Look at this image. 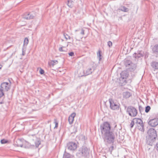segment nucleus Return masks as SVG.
<instances>
[{
    "mask_svg": "<svg viewBox=\"0 0 158 158\" xmlns=\"http://www.w3.org/2000/svg\"><path fill=\"white\" fill-rule=\"evenodd\" d=\"M114 147L113 146H112L110 148V150L111 152L113 150Z\"/></svg>",
    "mask_w": 158,
    "mask_h": 158,
    "instance_id": "43",
    "label": "nucleus"
},
{
    "mask_svg": "<svg viewBox=\"0 0 158 158\" xmlns=\"http://www.w3.org/2000/svg\"><path fill=\"white\" fill-rule=\"evenodd\" d=\"M10 88V85L8 82H3L1 85V89L3 91H7Z\"/></svg>",
    "mask_w": 158,
    "mask_h": 158,
    "instance_id": "12",
    "label": "nucleus"
},
{
    "mask_svg": "<svg viewBox=\"0 0 158 158\" xmlns=\"http://www.w3.org/2000/svg\"><path fill=\"white\" fill-rule=\"evenodd\" d=\"M125 64L127 68L130 66H132V68H130L131 70H135L136 67V64L132 63L129 60H127L126 61Z\"/></svg>",
    "mask_w": 158,
    "mask_h": 158,
    "instance_id": "9",
    "label": "nucleus"
},
{
    "mask_svg": "<svg viewBox=\"0 0 158 158\" xmlns=\"http://www.w3.org/2000/svg\"><path fill=\"white\" fill-rule=\"evenodd\" d=\"M39 72H40V74H44V70L42 69H40Z\"/></svg>",
    "mask_w": 158,
    "mask_h": 158,
    "instance_id": "36",
    "label": "nucleus"
},
{
    "mask_svg": "<svg viewBox=\"0 0 158 158\" xmlns=\"http://www.w3.org/2000/svg\"><path fill=\"white\" fill-rule=\"evenodd\" d=\"M155 142H156V138L148 137L147 138V143L149 145L152 146L155 144Z\"/></svg>",
    "mask_w": 158,
    "mask_h": 158,
    "instance_id": "10",
    "label": "nucleus"
},
{
    "mask_svg": "<svg viewBox=\"0 0 158 158\" xmlns=\"http://www.w3.org/2000/svg\"><path fill=\"white\" fill-rule=\"evenodd\" d=\"M64 37L66 40H67L68 39H71V37L67 34H64Z\"/></svg>",
    "mask_w": 158,
    "mask_h": 158,
    "instance_id": "29",
    "label": "nucleus"
},
{
    "mask_svg": "<svg viewBox=\"0 0 158 158\" xmlns=\"http://www.w3.org/2000/svg\"><path fill=\"white\" fill-rule=\"evenodd\" d=\"M75 115L76 113H73L69 116L68 121L70 124H71L73 123L74 120V118L75 116Z\"/></svg>",
    "mask_w": 158,
    "mask_h": 158,
    "instance_id": "15",
    "label": "nucleus"
},
{
    "mask_svg": "<svg viewBox=\"0 0 158 158\" xmlns=\"http://www.w3.org/2000/svg\"><path fill=\"white\" fill-rule=\"evenodd\" d=\"M3 91L2 90V89H0V98L2 97L4 94Z\"/></svg>",
    "mask_w": 158,
    "mask_h": 158,
    "instance_id": "32",
    "label": "nucleus"
},
{
    "mask_svg": "<svg viewBox=\"0 0 158 158\" xmlns=\"http://www.w3.org/2000/svg\"><path fill=\"white\" fill-rule=\"evenodd\" d=\"M2 66L0 64V69L2 68Z\"/></svg>",
    "mask_w": 158,
    "mask_h": 158,
    "instance_id": "46",
    "label": "nucleus"
},
{
    "mask_svg": "<svg viewBox=\"0 0 158 158\" xmlns=\"http://www.w3.org/2000/svg\"><path fill=\"white\" fill-rule=\"evenodd\" d=\"M109 101L110 103V108L111 109L113 110H118L119 107L118 103L111 98H110Z\"/></svg>",
    "mask_w": 158,
    "mask_h": 158,
    "instance_id": "4",
    "label": "nucleus"
},
{
    "mask_svg": "<svg viewBox=\"0 0 158 158\" xmlns=\"http://www.w3.org/2000/svg\"><path fill=\"white\" fill-rule=\"evenodd\" d=\"M18 142H21L20 141H18Z\"/></svg>",
    "mask_w": 158,
    "mask_h": 158,
    "instance_id": "50",
    "label": "nucleus"
},
{
    "mask_svg": "<svg viewBox=\"0 0 158 158\" xmlns=\"http://www.w3.org/2000/svg\"><path fill=\"white\" fill-rule=\"evenodd\" d=\"M148 124L152 127H155L158 125V118H150L148 119Z\"/></svg>",
    "mask_w": 158,
    "mask_h": 158,
    "instance_id": "6",
    "label": "nucleus"
},
{
    "mask_svg": "<svg viewBox=\"0 0 158 158\" xmlns=\"http://www.w3.org/2000/svg\"><path fill=\"white\" fill-rule=\"evenodd\" d=\"M83 38V37L82 36V37H78V36L77 35L75 37V39L77 40H78V39H77L78 38H79V39H81L82 38Z\"/></svg>",
    "mask_w": 158,
    "mask_h": 158,
    "instance_id": "40",
    "label": "nucleus"
},
{
    "mask_svg": "<svg viewBox=\"0 0 158 158\" xmlns=\"http://www.w3.org/2000/svg\"><path fill=\"white\" fill-rule=\"evenodd\" d=\"M64 48V47H62L59 48V50L60 52H64V50L63 49V48Z\"/></svg>",
    "mask_w": 158,
    "mask_h": 158,
    "instance_id": "38",
    "label": "nucleus"
},
{
    "mask_svg": "<svg viewBox=\"0 0 158 158\" xmlns=\"http://www.w3.org/2000/svg\"><path fill=\"white\" fill-rule=\"evenodd\" d=\"M95 68L94 66L88 68L85 71H84V75L81 76V77L87 76L91 74L95 70Z\"/></svg>",
    "mask_w": 158,
    "mask_h": 158,
    "instance_id": "8",
    "label": "nucleus"
},
{
    "mask_svg": "<svg viewBox=\"0 0 158 158\" xmlns=\"http://www.w3.org/2000/svg\"><path fill=\"white\" fill-rule=\"evenodd\" d=\"M35 17V15H33L32 13L25 14L23 16V18L27 19H33Z\"/></svg>",
    "mask_w": 158,
    "mask_h": 158,
    "instance_id": "13",
    "label": "nucleus"
},
{
    "mask_svg": "<svg viewBox=\"0 0 158 158\" xmlns=\"http://www.w3.org/2000/svg\"><path fill=\"white\" fill-rule=\"evenodd\" d=\"M63 158H71V157L69 154L65 153L64 155Z\"/></svg>",
    "mask_w": 158,
    "mask_h": 158,
    "instance_id": "27",
    "label": "nucleus"
},
{
    "mask_svg": "<svg viewBox=\"0 0 158 158\" xmlns=\"http://www.w3.org/2000/svg\"><path fill=\"white\" fill-rule=\"evenodd\" d=\"M17 144H16V145H17V146L20 147H23V145L22 143L20 144H19L17 142Z\"/></svg>",
    "mask_w": 158,
    "mask_h": 158,
    "instance_id": "37",
    "label": "nucleus"
},
{
    "mask_svg": "<svg viewBox=\"0 0 158 158\" xmlns=\"http://www.w3.org/2000/svg\"><path fill=\"white\" fill-rule=\"evenodd\" d=\"M25 54V52H24V51H23V55H24Z\"/></svg>",
    "mask_w": 158,
    "mask_h": 158,
    "instance_id": "44",
    "label": "nucleus"
},
{
    "mask_svg": "<svg viewBox=\"0 0 158 158\" xmlns=\"http://www.w3.org/2000/svg\"><path fill=\"white\" fill-rule=\"evenodd\" d=\"M31 145H32L33 146H34V144H32Z\"/></svg>",
    "mask_w": 158,
    "mask_h": 158,
    "instance_id": "47",
    "label": "nucleus"
},
{
    "mask_svg": "<svg viewBox=\"0 0 158 158\" xmlns=\"http://www.w3.org/2000/svg\"><path fill=\"white\" fill-rule=\"evenodd\" d=\"M148 134L149 137L156 138L157 136L156 131L153 128L149 129L148 131Z\"/></svg>",
    "mask_w": 158,
    "mask_h": 158,
    "instance_id": "7",
    "label": "nucleus"
},
{
    "mask_svg": "<svg viewBox=\"0 0 158 158\" xmlns=\"http://www.w3.org/2000/svg\"><path fill=\"white\" fill-rule=\"evenodd\" d=\"M152 51L154 54L158 55V44L154 46L152 48Z\"/></svg>",
    "mask_w": 158,
    "mask_h": 158,
    "instance_id": "17",
    "label": "nucleus"
},
{
    "mask_svg": "<svg viewBox=\"0 0 158 158\" xmlns=\"http://www.w3.org/2000/svg\"><path fill=\"white\" fill-rule=\"evenodd\" d=\"M34 144L36 147H38L40 144V141L37 138V139L34 142Z\"/></svg>",
    "mask_w": 158,
    "mask_h": 158,
    "instance_id": "22",
    "label": "nucleus"
},
{
    "mask_svg": "<svg viewBox=\"0 0 158 158\" xmlns=\"http://www.w3.org/2000/svg\"><path fill=\"white\" fill-rule=\"evenodd\" d=\"M2 102H0V104H2Z\"/></svg>",
    "mask_w": 158,
    "mask_h": 158,
    "instance_id": "48",
    "label": "nucleus"
},
{
    "mask_svg": "<svg viewBox=\"0 0 158 158\" xmlns=\"http://www.w3.org/2000/svg\"><path fill=\"white\" fill-rule=\"evenodd\" d=\"M28 39L27 38H25L24 40V46H26L28 44Z\"/></svg>",
    "mask_w": 158,
    "mask_h": 158,
    "instance_id": "26",
    "label": "nucleus"
},
{
    "mask_svg": "<svg viewBox=\"0 0 158 158\" xmlns=\"http://www.w3.org/2000/svg\"><path fill=\"white\" fill-rule=\"evenodd\" d=\"M132 68V66H130V67H128L127 69H128L129 70L131 71H134L135 70H131L130 69V68Z\"/></svg>",
    "mask_w": 158,
    "mask_h": 158,
    "instance_id": "42",
    "label": "nucleus"
},
{
    "mask_svg": "<svg viewBox=\"0 0 158 158\" xmlns=\"http://www.w3.org/2000/svg\"><path fill=\"white\" fill-rule=\"evenodd\" d=\"M131 93L130 92L128 91L125 92L123 93V97L125 98H128L131 96Z\"/></svg>",
    "mask_w": 158,
    "mask_h": 158,
    "instance_id": "18",
    "label": "nucleus"
},
{
    "mask_svg": "<svg viewBox=\"0 0 158 158\" xmlns=\"http://www.w3.org/2000/svg\"><path fill=\"white\" fill-rule=\"evenodd\" d=\"M143 52L142 51L138 52L137 53H135L133 54V56L136 58L137 57L140 58L143 56Z\"/></svg>",
    "mask_w": 158,
    "mask_h": 158,
    "instance_id": "16",
    "label": "nucleus"
},
{
    "mask_svg": "<svg viewBox=\"0 0 158 158\" xmlns=\"http://www.w3.org/2000/svg\"><path fill=\"white\" fill-rule=\"evenodd\" d=\"M31 145H29V146H27V147H26L25 148H30L31 147Z\"/></svg>",
    "mask_w": 158,
    "mask_h": 158,
    "instance_id": "45",
    "label": "nucleus"
},
{
    "mask_svg": "<svg viewBox=\"0 0 158 158\" xmlns=\"http://www.w3.org/2000/svg\"><path fill=\"white\" fill-rule=\"evenodd\" d=\"M67 5L69 7L72 8L73 5V2L72 1L68 0Z\"/></svg>",
    "mask_w": 158,
    "mask_h": 158,
    "instance_id": "23",
    "label": "nucleus"
},
{
    "mask_svg": "<svg viewBox=\"0 0 158 158\" xmlns=\"http://www.w3.org/2000/svg\"><path fill=\"white\" fill-rule=\"evenodd\" d=\"M151 107L150 106H148L145 107V112L146 113H148L150 110Z\"/></svg>",
    "mask_w": 158,
    "mask_h": 158,
    "instance_id": "28",
    "label": "nucleus"
},
{
    "mask_svg": "<svg viewBox=\"0 0 158 158\" xmlns=\"http://www.w3.org/2000/svg\"><path fill=\"white\" fill-rule=\"evenodd\" d=\"M69 55L70 56H74V53L73 52H71L69 53Z\"/></svg>",
    "mask_w": 158,
    "mask_h": 158,
    "instance_id": "35",
    "label": "nucleus"
},
{
    "mask_svg": "<svg viewBox=\"0 0 158 158\" xmlns=\"http://www.w3.org/2000/svg\"><path fill=\"white\" fill-rule=\"evenodd\" d=\"M100 130L102 137L106 143L111 144L114 142L115 133L111 129L110 125L108 123L105 122L101 125Z\"/></svg>",
    "mask_w": 158,
    "mask_h": 158,
    "instance_id": "1",
    "label": "nucleus"
},
{
    "mask_svg": "<svg viewBox=\"0 0 158 158\" xmlns=\"http://www.w3.org/2000/svg\"><path fill=\"white\" fill-rule=\"evenodd\" d=\"M81 33V34L84 35V30L83 29H82Z\"/></svg>",
    "mask_w": 158,
    "mask_h": 158,
    "instance_id": "41",
    "label": "nucleus"
},
{
    "mask_svg": "<svg viewBox=\"0 0 158 158\" xmlns=\"http://www.w3.org/2000/svg\"><path fill=\"white\" fill-rule=\"evenodd\" d=\"M78 31V30H75L76 31Z\"/></svg>",
    "mask_w": 158,
    "mask_h": 158,
    "instance_id": "49",
    "label": "nucleus"
},
{
    "mask_svg": "<svg viewBox=\"0 0 158 158\" xmlns=\"http://www.w3.org/2000/svg\"><path fill=\"white\" fill-rule=\"evenodd\" d=\"M108 45L109 47H110L112 46V43L111 41H109L108 42Z\"/></svg>",
    "mask_w": 158,
    "mask_h": 158,
    "instance_id": "34",
    "label": "nucleus"
},
{
    "mask_svg": "<svg viewBox=\"0 0 158 158\" xmlns=\"http://www.w3.org/2000/svg\"><path fill=\"white\" fill-rule=\"evenodd\" d=\"M127 112L131 117H135L137 114L136 109L132 106H129L127 108Z\"/></svg>",
    "mask_w": 158,
    "mask_h": 158,
    "instance_id": "2",
    "label": "nucleus"
},
{
    "mask_svg": "<svg viewBox=\"0 0 158 158\" xmlns=\"http://www.w3.org/2000/svg\"><path fill=\"white\" fill-rule=\"evenodd\" d=\"M58 63V62L57 60H52L50 62H49L48 64L49 66H53L55 64H57Z\"/></svg>",
    "mask_w": 158,
    "mask_h": 158,
    "instance_id": "21",
    "label": "nucleus"
},
{
    "mask_svg": "<svg viewBox=\"0 0 158 158\" xmlns=\"http://www.w3.org/2000/svg\"><path fill=\"white\" fill-rule=\"evenodd\" d=\"M152 67L156 69H158V63L156 62H153L151 64Z\"/></svg>",
    "mask_w": 158,
    "mask_h": 158,
    "instance_id": "20",
    "label": "nucleus"
},
{
    "mask_svg": "<svg viewBox=\"0 0 158 158\" xmlns=\"http://www.w3.org/2000/svg\"><path fill=\"white\" fill-rule=\"evenodd\" d=\"M78 154L81 156L86 157L89 154V151L86 148L83 147L80 150Z\"/></svg>",
    "mask_w": 158,
    "mask_h": 158,
    "instance_id": "5",
    "label": "nucleus"
},
{
    "mask_svg": "<svg viewBox=\"0 0 158 158\" xmlns=\"http://www.w3.org/2000/svg\"><path fill=\"white\" fill-rule=\"evenodd\" d=\"M139 109L140 113H141V112L143 110V108L141 106H139Z\"/></svg>",
    "mask_w": 158,
    "mask_h": 158,
    "instance_id": "33",
    "label": "nucleus"
},
{
    "mask_svg": "<svg viewBox=\"0 0 158 158\" xmlns=\"http://www.w3.org/2000/svg\"><path fill=\"white\" fill-rule=\"evenodd\" d=\"M135 118H134L131 121V122L130 124V126L131 128H133L134 125L135 124Z\"/></svg>",
    "mask_w": 158,
    "mask_h": 158,
    "instance_id": "25",
    "label": "nucleus"
},
{
    "mask_svg": "<svg viewBox=\"0 0 158 158\" xmlns=\"http://www.w3.org/2000/svg\"><path fill=\"white\" fill-rule=\"evenodd\" d=\"M67 146L68 149L71 151H74L77 148V144L73 142H69L67 144Z\"/></svg>",
    "mask_w": 158,
    "mask_h": 158,
    "instance_id": "11",
    "label": "nucleus"
},
{
    "mask_svg": "<svg viewBox=\"0 0 158 158\" xmlns=\"http://www.w3.org/2000/svg\"><path fill=\"white\" fill-rule=\"evenodd\" d=\"M29 139L31 142L32 143L33 142H34L37 139V138L35 135H31L29 136Z\"/></svg>",
    "mask_w": 158,
    "mask_h": 158,
    "instance_id": "19",
    "label": "nucleus"
},
{
    "mask_svg": "<svg viewBox=\"0 0 158 158\" xmlns=\"http://www.w3.org/2000/svg\"><path fill=\"white\" fill-rule=\"evenodd\" d=\"M121 78L123 79H126L128 77L129 74L128 72L127 71H123L121 73Z\"/></svg>",
    "mask_w": 158,
    "mask_h": 158,
    "instance_id": "14",
    "label": "nucleus"
},
{
    "mask_svg": "<svg viewBox=\"0 0 158 158\" xmlns=\"http://www.w3.org/2000/svg\"><path fill=\"white\" fill-rule=\"evenodd\" d=\"M8 141L5 139H2L1 140V143L2 144H4L7 143Z\"/></svg>",
    "mask_w": 158,
    "mask_h": 158,
    "instance_id": "30",
    "label": "nucleus"
},
{
    "mask_svg": "<svg viewBox=\"0 0 158 158\" xmlns=\"http://www.w3.org/2000/svg\"><path fill=\"white\" fill-rule=\"evenodd\" d=\"M97 55H98V56H99V60H100L101 59L102 57V55L100 53V51H99L97 53Z\"/></svg>",
    "mask_w": 158,
    "mask_h": 158,
    "instance_id": "31",
    "label": "nucleus"
},
{
    "mask_svg": "<svg viewBox=\"0 0 158 158\" xmlns=\"http://www.w3.org/2000/svg\"><path fill=\"white\" fill-rule=\"evenodd\" d=\"M135 124L137 128L141 131H144V125L142 120L139 118H135Z\"/></svg>",
    "mask_w": 158,
    "mask_h": 158,
    "instance_id": "3",
    "label": "nucleus"
},
{
    "mask_svg": "<svg viewBox=\"0 0 158 158\" xmlns=\"http://www.w3.org/2000/svg\"><path fill=\"white\" fill-rule=\"evenodd\" d=\"M55 126L54 127V128H57L58 126V123L56 121L55 122Z\"/></svg>",
    "mask_w": 158,
    "mask_h": 158,
    "instance_id": "39",
    "label": "nucleus"
},
{
    "mask_svg": "<svg viewBox=\"0 0 158 158\" xmlns=\"http://www.w3.org/2000/svg\"><path fill=\"white\" fill-rule=\"evenodd\" d=\"M82 137H85L84 136H82Z\"/></svg>",
    "mask_w": 158,
    "mask_h": 158,
    "instance_id": "51",
    "label": "nucleus"
},
{
    "mask_svg": "<svg viewBox=\"0 0 158 158\" xmlns=\"http://www.w3.org/2000/svg\"><path fill=\"white\" fill-rule=\"evenodd\" d=\"M120 10L122 11L125 12H127L128 10V8L124 6H121L120 7Z\"/></svg>",
    "mask_w": 158,
    "mask_h": 158,
    "instance_id": "24",
    "label": "nucleus"
}]
</instances>
